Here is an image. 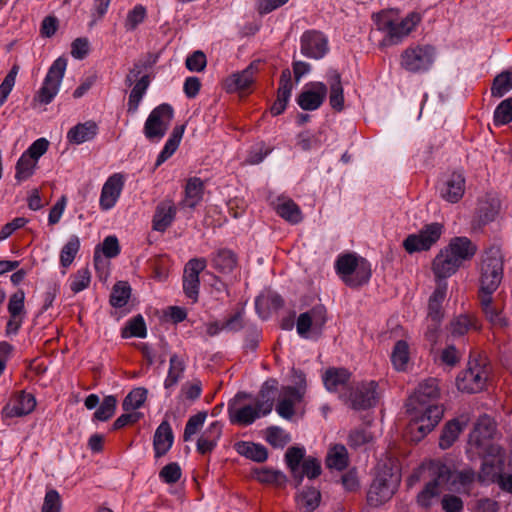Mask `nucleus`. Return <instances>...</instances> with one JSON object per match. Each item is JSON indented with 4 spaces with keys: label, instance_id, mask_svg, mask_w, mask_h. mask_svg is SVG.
<instances>
[{
    "label": "nucleus",
    "instance_id": "5fc2aeb1",
    "mask_svg": "<svg viewBox=\"0 0 512 512\" xmlns=\"http://www.w3.org/2000/svg\"><path fill=\"white\" fill-rule=\"evenodd\" d=\"M265 439L269 444L276 448H282L291 441L289 433L277 426H272L266 429Z\"/></svg>",
    "mask_w": 512,
    "mask_h": 512
},
{
    "label": "nucleus",
    "instance_id": "a211bd4d",
    "mask_svg": "<svg viewBox=\"0 0 512 512\" xmlns=\"http://www.w3.org/2000/svg\"><path fill=\"white\" fill-rule=\"evenodd\" d=\"M465 193V177L462 172L454 171L446 175L440 188V196L449 203L459 202Z\"/></svg>",
    "mask_w": 512,
    "mask_h": 512
},
{
    "label": "nucleus",
    "instance_id": "f8f14e48",
    "mask_svg": "<svg viewBox=\"0 0 512 512\" xmlns=\"http://www.w3.org/2000/svg\"><path fill=\"white\" fill-rule=\"evenodd\" d=\"M325 323V309L323 307H315L299 315L296 328L301 337L317 338L320 336Z\"/></svg>",
    "mask_w": 512,
    "mask_h": 512
},
{
    "label": "nucleus",
    "instance_id": "603ef678",
    "mask_svg": "<svg viewBox=\"0 0 512 512\" xmlns=\"http://www.w3.org/2000/svg\"><path fill=\"white\" fill-rule=\"evenodd\" d=\"M184 133V126L174 127L169 139L167 140L163 150L160 152L157 160H166L177 150Z\"/></svg>",
    "mask_w": 512,
    "mask_h": 512
},
{
    "label": "nucleus",
    "instance_id": "79ce46f5",
    "mask_svg": "<svg viewBox=\"0 0 512 512\" xmlns=\"http://www.w3.org/2000/svg\"><path fill=\"white\" fill-rule=\"evenodd\" d=\"M276 211L282 218L293 224L299 223L302 220L299 207L290 199L279 198Z\"/></svg>",
    "mask_w": 512,
    "mask_h": 512
},
{
    "label": "nucleus",
    "instance_id": "423d86ee",
    "mask_svg": "<svg viewBox=\"0 0 512 512\" xmlns=\"http://www.w3.org/2000/svg\"><path fill=\"white\" fill-rule=\"evenodd\" d=\"M495 433L494 421L487 415L481 416L469 435L467 453L470 457L482 455L490 449V440Z\"/></svg>",
    "mask_w": 512,
    "mask_h": 512
},
{
    "label": "nucleus",
    "instance_id": "f704fd0d",
    "mask_svg": "<svg viewBox=\"0 0 512 512\" xmlns=\"http://www.w3.org/2000/svg\"><path fill=\"white\" fill-rule=\"evenodd\" d=\"M98 132V126L94 121H86L73 126L67 133V140L72 144H82L92 140Z\"/></svg>",
    "mask_w": 512,
    "mask_h": 512
},
{
    "label": "nucleus",
    "instance_id": "680f3d73",
    "mask_svg": "<svg viewBox=\"0 0 512 512\" xmlns=\"http://www.w3.org/2000/svg\"><path fill=\"white\" fill-rule=\"evenodd\" d=\"M146 16L147 11L143 5L138 4L134 6L132 10L128 11L124 22L126 31H134L138 25L144 22Z\"/></svg>",
    "mask_w": 512,
    "mask_h": 512
},
{
    "label": "nucleus",
    "instance_id": "9b49d317",
    "mask_svg": "<svg viewBox=\"0 0 512 512\" xmlns=\"http://www.w3.org/2000/svg\"><path fill=\"white\" fill-rule=\"evenodd\" d=\"M486 381L487 371L485 367L473 360L469 361L467 369L458 375L456 385L460 391L477 393L484 389Z\"/></svg>",
    "mask_w": 512,
    "mask_h": 512
},
{
    "label": "nucleus",
    "instance_id": "473e14b6",
    "mask_svg": "<svg viewBox=\"0 0 512 512\" xmlns=\"http://www.w3.org/2000/svg\"><path fill=\"white\" fill-rule=\"evenodd\" d=\"M174 435L170 424L163 421L155 431L153 446L156 457L165 455L172 447Z\"/></svg>",
    "mask_w": 512,
    "mask_h": 512
},
{
    "label": "nucleus",
    "instance_id": "ddd939ff",
    "mask_svg": "<svg viewBox=\"0 0 512 512\" xmlns=\"http://www.w3.org/2000/svg\"><path fill=\"white\" fill-rule=\"evenodd\" d=\"M483 457L481 470L478 479L481 482H495L499 475L503 472L504 457L498 446H491L486 450Z\"/></svg>",
    "mask_w": 512,
    "mask_h": 512
},
{
    "label": "nucleus",
    "instance_id": "412c9836",
    "mask_svg": "<svg viewBox=\"0 0 512 512\" xmlns=\"http://www.w3.org/2000/svg\"><path fill=\"white\" fill-rule=\"evenodd\" d=\"M449 478V470L445 465L438 467V476L427 483L417 495V504L423 508H429L441 493L440 486Z\"/></svg>",
    "mask_w": 512,
    "mask_h": 512
},
{
    "label": "nucleus",
    "instance_id": "f257e3e1",
    "mask_svg": "<svg viewBox=\"0 0 512 512\" xmlns=\"http://www.w3.org/2000/svg\"><path fill=\"white\" fill-rule=\"evenodd\" d=\"M504 274V257L498 246H492L480 256L479 262V296L493 295L502 282Z\"/></svg>",
    "mask_w": 512,
    "mask_h": 512
},
{
    "label": "nucleus",
    "instance_id": "c03bdc74",
    "mask_svg": "<svg viewBox=\"0 0 512 512\" xmlns=\"http://www.w3.org/2000/svg\"><path fill=\"white\" fill-rule=\"evenodd\" d=\"M512 90V71L505 70L496 75L491 86V96L501 98Z\"/></svg>",
    "mask_w": 512,
    "mask_h": 512
},
{
    "label": "nucleus",
    "instance_id": "6e6552de",
    "mask_svg": "<svg viewBox=\"0 0 512 512\" xmlns=\"http://www.w3.org/2000/svg\"><path fill=\"white\" fill-rule=\"evenodd\" d=\"M67 67V60L57 58L50 66L42 87L34 97V101L49 104L57 95Z\"/></svg>",
    "mask_w": 512,
    "mask_h": 512
},
{
    "label": "nucleus",
    "instance_id": "a878e982",
    "mask_svg": "<svg viewBox=\"0 0 512 512\" xmlns=\"http://www.w3.org/2000/svg\"><path fill=\"white\" fill-rule=\"evenodd\" d=\"M460 267L444 248L441 249L432 262V271L437 284L445 282L444 280L455 274Z\"/></svg>",
    "mask_w": 512,
    "mask_h": 512
},
{
    "label": "nucleus",
    "instance_id": "393cba45",
    "mask_svg": "<svg viewBox=\"0 0 512 512\" xmlns=\"http://www.w3.org/2000/svg\"><path fill=\"white\" fill-rule=\"evenodd\" d=\"M480 306L487 321L494 327L504 329L508 326V320L502 313V307L496 302L493 295L479 296Z\"/></svg>",
    "mask_w": 512,
    "mask_h": 512
},
{
    "label": "nucleus",
    "instance_id": "338daca9",
    "mask_svg": "<svg viewBox=\"0 0 512 512\" xmlns=\"http://www.w3.org/2000/svg\"><path fill=\"white\" fill-rule=\"evenodd\" d=\"M206 417V412H199L188 419L183 435L184 441H189L192 436L197 433V431L203 426Z\"/></svg>",
    "mask_w": 512,
    "mask_h": 512
},
{
    "label": "nucleus",
    "instance_id": "ea45409f",
    "mask_svg": "<svg viewBox=\"0 0 512 512\" xmlns=\"http://www.w3.org/2000/svg\"><path fill=\"white\" fill-rule=\"evenodd\" d=\"M134 86L129 94L127 111L130 114H135L139 108L140 102L145 95L149 85L150 79L147 74L140 77L139 80L134 82Z\"/></svg>",
    "mask_w": 512,
    "mask_h": 512
},
{
    "label": "nucleus",
    "instance_id": "b1692460",
    "mask_svg": "<svg viewBox=\"0 0 512 512\" xmlns=\"http://www.w3.org/2000/svg\"><path fill=\"white\" fill-rule=\"evenodd\" d=\"M439 395L440 391L437 380L433 378L426 379L418 385L413 395L409 398L408 405H438L436 401Z\"/></svg>",
    "mask_w": 512,
    "mask_h": 512
},
{
    "label": "nucleus",
    "instance_id": "39448f33",
    "mask_svg": "<svg viewBox=\"0 0 512 512\" xmlns=\"http://www.w3.org/2000/svg\"><path fill=\"white\" fill-rule=\"evenodd\" d=\"M436 58L435 48L431 45H419L405 49L401 54L400 64L410 73L428 71Z\"/></svg>",
    "mask_w": 512,
    "mask_h": 512
},
{
    "label": "nucleus",
    "instance_id": "864d4df0",
    "mask_svg": "<svg viewBox=\"0 0 512 512\" xmlns=\"http://www.w3.org/2000/svg\"><path fill=\"white\" fill-rule=\"evenodd\" d=\"M147 335L146 324L141 315H138L128 321L126 326L122 329V337H138L145 338Z\"/></svg>",
    "mask_w": 512,
    "mask_h": 512
},
{
    "label": "nucleus",
    "instance_id": "1a4fd4ad",
    "mask_svg": "<svg viewBox=\"0 0 512 512\" xmlns=\"http://www.w3.org/2000/svg\"><path fill=\"white\" fill-rule=\"evenodd\" d=\"M444 226L434 222L425 225L419 232L410 234L403 242L409 253L429 250L435 245L443 234Z\"/></svg>",
    "mask_w": 512,
    "mask_h": 512
},
{
    "label": "nucleus",
    "instance_id": "f3484780",
    "mask_svg": "<svg viewBox=\"0 0 512 512\" xmlns=\"http://www.w3.org/2000/svg\"><path fill=\"white\" fill-rule=\"evenodd\" d=\"M36 406V400L30 393L20 392L13 396L2 409L3 418L22 417L31 413Z\"/></svg>",
    "mask_w": 512,
    "mask_h": 512
},
{
    "label": "nucleus",
    "instance_id": "20e7f679",
    "mask_svg": "<svg viewBox=\"0 0 512 512\" xmlns=\"http://www.w3.org/2000/svg\"><path fill=\"white\" fill-rule=\"evenodd\" d=\"M397 470L385 468L380 471L372 482L367 493V500L372 506H379L392 498L400 484Z\"/></svg>",
    "mask_w": 512,
    "mask_h": 512
},
{
    "label": "nucleus",
    "instance_id": "58836bf2",
    "mask_svg": "<svg viewBox=\"0 0 512 512\" xmlns=\"http://www.w3.org/2000/svg\"><path fill=\"white\" fill-rule=\"evenodd\" d=\"M305 449L303 447H290L285 453V462L296 481V485L302 482V474L300 471V463L304 461Z\"/></svg>",
    "mask_w": 512,
    "mask_h": 512
},
{
    "label": "nucleus",
    "instance_id": "bb28decb",
    "mask_svg": "<svg viewBox=\"0 0 512 512\" xmlns=\"http://www.w3.org/2000/svg\"><path fill=\"white\" fill-rule=\"evenodd\" d=\"M293 84L291 81V72L289 69H284L281 72L279 87L277 90V98L270 108V112L273 116L282 114L291 96Z\"/></svg>",
    "mask_w": 512,
    "mask_h": 512
},
{
    "label": "nucleus",
    "instance_id": "09e8293b",
    "mask_svg": "<svg viewBox=\"0 0 512 512\" xmlns=\"http://www.w3.org/2000/svg\"><path fill=\"white\" fill-rule=\"evenodd\" d=\"M255 478L261 483L270 484L275 487H283L288 481L287 476L283 472L267 468L257 470Z\"/></svg>",
    "mask_w": 512,
    "mask_h": 512
},
{
    "label": "nucleus",
    "instance_id": "4c0bfd02",
    "mask_svg": "<svg viewBox=\"0 0 512 512\" xmlns=\"http://www.w3.org/2000/svg\"><path fill=\"white\" fill-rule=\"evenodd\" d=\"M186 369V362L183 357L173 354L169 359V369L164 380V388L169 390L177 385L182 379Z\"/></svg>",
    "mask_w": 512,
    "mask_h": 512
},
{
    "label": "nucleus",
    "instance_id": "0e129e2a",
    "mask_svg": "<svg viewBox=\"0 0 512 512\" xmlns=\"http://www.w3.org/2000/svg\"><path fill=\"white\" fill-rule=\"evenodd\" d=\"M116 405L117 399L114 396H106L100 407L94 413V418L99 421H106L110 419L114 415Z\"/></svg>",
    "mask_w": 512,
    "mask_h": 512
},
{
    "label": "nucleus",
    "instance_id": "13d9d810",
    "mask_svg": "<svg viewBox=\"0 0 512 512\" xmlns=\"http://www.w3.org/2000/svg\"><path fill=\"white\" fill-rule=\"evenodd\" d=\"M512 121V97L501 101L494 111V124L503 126Z\"/></svg>",
    "mask_w": 512,
    "mask_h": 512
},
{
    "label": "nucleus",
    "instance_id": "9d476101",
    "mask_svg": "<svg viewBox=\"0 0 512 512\" xmlns=\"http://www.w3.org/2000/svg\"><path fill=\"white\" fill-rule=\"evenodd\" d=\"M249 395L239 393L228 405L230 422L241 426H248L256 419L264 416L256 402L246 403Z\"/></svg>",
    "mask_w": 512,
    "mask_h": 512
},
{
    "label": "nucleus",
    "instance_id": "cd10ccee",
    "mask_svg": "<svg viewBox=\"0 0 512 512\" xmlns=\"http://www.w3.org/2000/svg\"><path fill=\"white\" fill-rule=\"evenodd\" d=\"M123 187V178L114 174L103 185L100 196V207L103 210L111 209L117 202Z\"/></svg>",
    "mask_w": 512,
    "mask_h": 512
},
{
    "label": "nucleus",
    "instance_id": "e433bc0d",
    "mask_svg": "<svg viewBox=\"0 0 512 512\" xmlns=\"http://www.w3.org/2000/svg\"><path fill=\"white\" fill-rule=\"evenodd\" d=\"M276 391L277 382L275 380H268L261 387L255 402L265 416L270 414L273 409Z\"/></svg>",
    "mask_w": 512,
    "mask_h": 512
},
{
    "label": "nucleus",
    "instance_id": "4be33fe9",
    "mask_svg": "<svg viewBox=\"0 0 512 512\" xmlns=\"http://www.w3.org/2000/svg\"><path fill=\"white\" fill-rule=\"evenodd\" d=\"M444 249L462 266L464 262L470 261L475 256L478 248L469 238L460 236L452 238Z\"/></svg>",
    "mask_w": 512,
    "mask_h": 512
},
{
    "label": "nucleus",
    "instance_id": "dca6fc26",
    "mask_svg": "<svg viewBox=\"0 0 512 512\" xmlns=\"http://www.w3.org/2000/svg\"><path fill=\"white\" fill-rule=\"evenodd\" d=\"M446 292L447 283L439 282L429 299L427 320L430 322L428 325V334L430 337H432L434 332L438 329L443 317L442 303L446 297Z\"/></svg>",
    "mask_w": 512,
    "mask_h": 512
},
{
    "label": "nucleus",
    "instance_id": "7ed1b4c3",
    "mask_svg": "<svg viewBox=\"0 0 512 512\" xmlns=\"http://www.w3.org/2000/svg\"><path fill=\"white\" fill-rule=\"evenodd\" d=\"M410 415L409 429L415 440H420L431 432L443 416L440 405H408Z\"/></svg>",
    "mask_w": 512,
    "mask_h": 512
},
{
    "label": "nucleus",
    "instance_id": "bf43d9fd",
    "mask_svg": "<svg viewBox=\"0 0 512 512\" xmlns=\"http://www.w3.org/2000/svg\"><path fill=\"white\" fill-rule=\"evenodd\" d=\"M147 393V389L143 387L133 389L124 399L123 409L128 412L140 408L147 398Z\"/></svg>",
    "mask_w": 512,
    "mask_h": 512
},
{
    "label": "nucleus",
    "instance_id": "a19ab883",
    "mask_svg": "<svg viewBox=\"0 0 512 512\" xmlns=\"http://www.w3.org/2000/svg\"><path fill=\"white\" fill-rule=\"evenodd\" d=\"M350 374L345 369H329L323 376L325 387L329 391H338L349 380Z\"/></svg>",
    "mask_w": 512,
    "mask_h": 512
},
{
    "label": "nucleus",
    "instance_id": "aec40b11",
    "mask_svg": "<svg viewBox=\"0 0 512 512\" xmlns=\"http://www.w3.org/2000/svg\"><path fill=\"white\" fill-rule=\"evenodd\" d=\"M310 88L303 90L297 97V104L306 111L318 109L327 95V86L323 82H312Z\"/></svg>",
    "mask_w": 512,
    "mask_h": 512
},
{
    "label": "nucleus",
    "instance_id": "49530a36",
    "mask_svg": "<svg viewBox=\"0 0 512 512\" xmlns=\"http://www.w3.org/2000/svg\"><path fill=\"white\" fill-rule=\"evenodd\" d=\"M203 183L198 178L190 179L185 188V198L183 205L194 208L202 199Z\"/></svg>",
    "mask_w": 512,
    "mask_h": 512
},
{
    "label": "nucleus",
    "instance_id": "a18cd8bd",
    "mask_svg": "<svg viewBox=\"0 0 512 512\" xmlns=\"http://www.w3.org/2000/svg\"><path fill=\"white\" fill-rule=\"evenodd\" d=\"M378 30L386 32V37L390 44L399 43L408 33L404 32L401 22H393L391 20L378 21Z\"/></svg>",
    "mask_w": 512,
    "mask_h": 512
},
{
    "label": "nucleus",
    "instance_id": "6e6d98bb",
    "mask_svg": "<svg viewBox=\"0 0 512 512\" xmlns=\"http://www.w3.org/2000/svg\"><path fill=\"white\" fill-rule=\"evenodd\" d=\"M131 288L126 282H118L114 285L110 303L112 306L121 308L125 306L130 298Z\"/></svg>",
    "mask_w": 512,
    "mask_h": 512
},
{
    "label": "nucleus",
    "instance_id": "72a5a7b5",
    "mask_svg": "<svg viewBox=\"0 0 512 512\" xmlns=\"http://www.w3.org/2000/svg\"><path fill=\"white\" fill-rule=\"evenodd\" d=\"M327 82L330 87L329 103L335 111L340 112L344 108L341 75L336 70H329L327 72Z\"/></svg>",
    "mask_w": 512,
    "mask_h": 512
},
{
    "label": "nucleus",
    "instance_id": "69168bd1",
    "mask_svg": "<svg viewBox=\"0 0 512 512\" xmlns=\"http://www.w3.org/2000/svg\"><path fill=\"white\" fill-rule=\"evenodd\" d=\"M48 147L49 141L45 138H39L30 145L18 160H26L27 156L31 160H38L47 151Z\"/></svg>",
    "mask_w": 512,
    "mask_h": 512
},
{
    "label": "nucleus",
    "instance_id": "774afa93",
    "mask_svg": "<svg viewBox=\"0 0 512 512\" xmlns=\"http://www.w3.org/2000/svg\"><path fill=\"white\" fill-rule=\"evenodd\" d=\"M90 281V271L87 268H82L72 275L70 288L74 293H78L86 289L89 286Z\"/></svg>",
    "mask_w": 512,
    "mask_h": 512
},
{
    "label": "nucleus",
    "instance_id": "37998d69",
    "mask_svg": "<svg viewBox=\"0 0 512 512\" xmlns=\"http://www.w3.org/2000/svg\"><path fill=\"white\" fill-rule=\"evenodd\" d=\"M236 450L240 455L245 456L256 462H263L267 459V450L260 444L251 442H239L236 444Z\"/></svg>",
    "mask_w": 512,
    "mask_h": 512
},
{
    "label": "nucleus",
    "instance_id": "8fccbe9b",
    "mask_svg": "<svg viewBox=\"0 0 512 512\" xmlns=\"http://www.w3.org/2000/svg\"><path fill=\"white\" fill-rule=\"evenodd\" d=\"M409 358L410 353L408 344L403 340L396 342L391 355V361L394 368L398 371L406 370Z\"/></svg>",
    "mask_w": 512,
    "mask_h": 512
},
{
    "label": "nucleus",
    "instance_id": "5701e85b",
    "mask_svg": "<svg viewBox=\"0 0 512 512\" xmlns=\"http://www.w3.org/2000/svg\"><path fill=\"white\" fill-rule=\"evenodd\" d=\"M377 383L369 381L357 386L349 395L348 401L354 409H367L375 405L378 397Z\"/></svg>",
    "mask_w": 512,
    "mask_h": 512
},
{
    "label": "nucleus",
    "instance_id": "3c124183",
    "mask_svg": "<svg viewBox=\"0 0 512 512\" xmlns=\"http://www.w3.org/2000/svg\"><path fill=\"white\" fill-rule=\"evenodd\" d=\"M320 492L315 488L303 490L297 497L298 506L306 512L316 509L320 502Z\"/></svg>",
    "mask_w": 512,
    "mask_h": 512
},
{
    "label": "nucleus",
    "instance_id": "2eb2a0df",
    "mask_svg": "<svg viewBox=\"0 0 512 512\" xmlns=\"http://www.w3.org/2000/svg\"><path fill=\"white\" fill-rule=\"evenodd\" d=\"M304 397L303 388H293L292 386L282 387L278 403L276 405V412L284 419L290 420L296 414V407L300 404Z\"/></svg>",
    "mask_w": 512,
    "mask_h": 512
},
{
    "label": "nucleus",
    "instance_id": "f03ea898",
    "mask_svg": "<svg viewBox=\"0 0 512 512\" xmlns=\"http://www.w3.org/2000/svg\"><path fill=\"white\" fill-rule=\"evenodd\" d=\"M335 270L341 280L350 287L367 283L371 277V265L355 253H344L337 257Z\"/></svg>",
    "mask_w": 512,
    "mask_h": 512
},
{
    "label": "nucleus",
    "instance_id": "4d7b16f0",
    "mask_svg": "<svg viewBox=\"0 0 512 512\" xmlns=\"http://www.w3.org/2000/svg\"><path fill=\"white\" fill-rule=\"evenodd\" d=\"M80 248V240L77 236H72L63 246L60 253V263L63 267H68L74 261Z\"/></svg>",
    "mask_w": 512,
    "mask_h": 512
},
{
    "label": "nucleus",
    "instance_id": "0eeeda50",
    "mask_svg": "<svg viewBox=\"0 0 512 512\" xmlns=\"http://www.w3.org/2000/svg\"><path fill=\"white\" fill-rule=\"evenodd\" d=\"M174 116L173 107L163 103L154 108L149 114L145 125L144 135L151 141H159L166 134Z\"/></svg>",
    "mask_w": 512,
    "mask_h": 512
},
{
    "label": "nucleus",
    "instance_id": "2f4dec72",
    "mask_svg": "<svg viewBox=\"0 0 512 512\" xmlns=\"http://www.w3.org/2000/svg\"><path fill=\"white\" fill-rule=\"evenodd\" d=\"M175 215L176 206L172 201L166 200L161 202L157 206L153 217V229L164 232L174 221Z\"/></svg>",
    "mask_w": 512,
    "mask_h": 512
},
{
    "label": "nucleus",
    "instance_id": "e2e57ef3",
    "mask_svg": "<svg viewBox=\"0 0 512 512\" xmlns=\"http://www.w3.org/2000/svg\"><path fill=\"white\" fill-rule=\"evenodd\" d=\"M241 327L240 324V314L232 317L227 320L224 324H220L219 322H211L205 324V333L206 335L213 337L220 333V331L224 329L228 330H237Z\"/></svg>",
    "mask_w": 512,
    "mask_h": 512
},
{
    "label": "nucleus",
    "instance_id": "de8ad7c7",
    "mask_svg": "<svg viewBox=\"0 0 512 512\" xmlns=\"http://www.w3.org/2000/svg\"><path fill=\"white\" fill-rule=\"evenodd\" d=\"M326 464L331 469L343 470L348 465L347 449L343 445L332 447L327 454Z\"/></svg>",
    "mask_w": 512,
    "mask_h": 512
},
{
    "label": "nucleus",
    "instance_id": "6ab92c4d",
    "mask_svg": "<svg viewBox=\"0 0 512 512\" xmlns=\"http://www.w3.org/2000/svg\"><path fill=\"white\" fill-rule=\"evenodd\" d=\"M206 267L205 259H192L190 260L184 271L183 289L187 297L195 302L198 297L199 289V274Z\"/></svg>",
    "mask_w": 512,
    "mask_h": 512
},
{
    "label": "nucleus",
    "instance_id": "4468645a",
    "mask_svg": "<svg viewBox=\"0 0 512 512\" xmlns=\"http://www.w3.org/2000/svg\"><path fill=\"white\" fill-rule=\"evenodd\" d=\"M328 40L324 34L317 30H307L300 38L301 53L312 59H321L328 52Z\"/></svg>",
    "mask_w": 512,
    "mask_h": 512
},
{
    "label": "nucleus",
    "instance_id": "c9c22d12",
    "mask_svg": "<svg viewBox=\"0 0 512 512\" xmlns=\"http://www.w3.org/2000/svg\"><path fill=\"white\" fill-rule=\"evenodd\" d=\"M222 433V426L218 421L212 422L201 434L197 442V450L201 454L211 452L217 444Z\"/></svg>",
    "mask_w": 512,
    "mask_h": 512
},
{
    "label": "nucleus",
    "instance_id": "7c9ffc66",
    "mask_svg": "<svg viewBox=\"0 0 512 512\" xmlns=\"http://www.w3.org/2000/svg\"><path fill=\"white\" fill-rule=\"evenodd\" d=\"M500 210V201L496 194H487L480 198L477 207V218L480 224L493 221Z\"/></svg>",
    "mask_w": 512,
    "mask_h": 512
},
{
    "label": "nucleus",
    "instance_id": "c85d7f7f",
    "mask_svg": "<svg viewBox=\"0 0 512 512\" xmlns=\"http://www.w3.org/2000/svg\"><path fill=\"white\" fill-rule=\"evenodd\" d=\"M260 61H254L250 63L243 71L231 75L226 80L227 90L243 91L250 87L254 82V76L258 72Z\"/></svg>",
    "mask_w": 512,
    "mask_h": 512
},
{
    "label": "nucleus",
    "instance_id": "c756f323",
    "mask_svg": "<svg viewBox=\"0 0 512 512\" xmlns=\"http://www.w3.org/2000/svg\"><path fill=\"white\" fill-rule=\"evenodd\" d=\"M470 418L468 415L460 417L448 422L443 429L440 437L439 445L442 449H447L457 440L460 433L468 426Z\"/></svg>",
    "mask_w": 512,
    "mask_h": 512
},
{
    "label": "nucleus",
    "instance_id": "052dcab7",
    "mask_svg": "<svg viewBox=\"0 0 512 512\" xmlns=\"http://www.w3.org/2000/svg\"><path fill=\"white\" fill-rule=\"evenodd\" d=\"M216 269L222 273H230L236 266L235 255L229 250H222L213 258Z\"/></svg>",
    "mask_w": 512,
    "mask_h": 512
}]
</instances>
